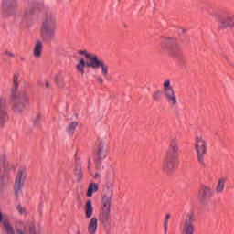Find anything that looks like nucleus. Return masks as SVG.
<instances>
[{"label": "nucleus", "instance_id": "obj_1", "mask_svg": "<svg viewBox=\"0 0 234 234\" xmlns=\"http://www.w3.org/2000/svg\"><path fill=\"white\" fill-rule=\"evenodd\" d=\"M78 54L80 56H85L86 59L89 60L85 62V58H80L76 66L78 72L81 73L82 76L85 74V67H88V69H101L102 76L104 78L109 76V65L100 59L98 55L91 54L87 50H79Z\"/></svg>", "mask_w": 234, "mask_h": 234}, {"label": "nucleus", "instance_id": "obj_2", "mask_svg": "<svg viewBox=\"0 0 234 234\" xmlns=\"http://www.w3.org/2000/svg\"><path fill=\"white\" fill-rule=\"evenodd\" d=\"M57 27L56 15L50 11H47L40 28V36L43 41H52L56 36Z\"/></svg>", "mask_w": 234, "mask_h": 234}, {"label": "nucleus", "instance_id": "obj_3", "mask_svg": "<svg viewBox=\"0 0 234 234\" xmlns=\"http://www.w3.org/2000/svg\"><path fill=\"white\" fill-rule=\"evenodd\" d=\"M160 52L161 54L178 56V52H180V46L178 45V40H176V38L164 37L161 39Z\"/></svg>", "mask_w": 234, "mask_h": 234}, {"label": "nucleus", "instance_id": "obj_4", "mask_svg": "<svg viewBox=\"0 0 234 234\" xmlns=\"http://www.w3.org/2000/svg\"><path fill=\"white\" fill-rule=\"evenodd\" d=\"M17 89H19V75L15 73L13 75V89L11 90V105L16 114H21L25 111V103H21L19 99H17Z\"/></svg>", "mask_w": 234, "mask_h": 234}, {"label": "nucleus", "instance_id": "obj_5", "mask_svg": "<svg viewBox=\"0 0 234 234\" xmlns=\"http://www.w3.org/2000/svg\"><path fill=\"white\" fill-rule=\"evenodd\" d=\"M195 150L197 154V162L202 167H206V154L207 153V141L204 135H197L195 139Z\"/></svg>", "mask_w": 234, "mask_h": 234}, {"label": "nucleus", "instance_id": "obj_6", "mask_svg": "<svg viewBox=\"0 0 234 234\" xmlns=\"http://www.w3.org/2000/svg\"><path fill=\"white\" fill-rule=\"evenodd\" d=\"M25 180H27V171H18L14 185V193L16 198H19L23 195V186H25Z\"/></svg>", "mask_w": 234, "mask_h": 234}, {"label": "nucleus", "instance_id": "obj_7", "mask_svg": "<svg viewBox=\"0 0 234 234\" xmlns=\"http://www.w3.org/2000/svg\"><path fill=\"white\" fill-rule=\"evenodd\" d=\"M179 164V159L166 155L163 160L162 170L169 175L178 168Z\"/></svg>", "mask_w": 234, "mask_h": 234}, {"label": "nucleus", "instance_id": "obj_8", "mask_svg": "<svg viewBox=\"0 0 234 234\" xmlns=\"http://www.w3.org/2000/svg\"><path fill=\"white\" fill-rule=\"evenodd\" d=\"M197 218L195 214L189 212L186 214L184 222H183V233L184 234H193L195 233V222Z\"/></svg>", "mask_w": 234, "mask_h": 234}, {"label": "nucleus", "instance_id": "obj_9", "mask_svg": "<svg viewBox=\"0 0 234 234\" xmlns=\"http://www.w3.org/2000/svg\"><path fill=\"white\" fill-rule=\"evenodd\" d=\"M8 169H10V165L6 161V157L2 156L0 159V186L8 184Z\"/></svg>", "mask_w": 234, "mask_h": 234}, {"label": "nucleus", "instance_id": "obj_10", "mask_svg": "<svg viewBox=\"0 0 234 234\" xmlns=\"http://www.w3.org/2000/svg\"><path fill=\"white\" fill-rule=\"evenodd\" d=\"M218 28L220 30L234 28V14L228 13L218 21Z\"/></svg>", "mask_w": 234, "mask_h": 234}, {"label": "nucleus", "instance_id": "obj_11", "mask_svg": "<svg viewBox=\"0 0 234 234\" xmlns=\"http://www.w3.org/2000/svg\"><path fill=\"white\" fill-rule=\"evenodd\" d=\"M96 160H105L109 154V146L104 142H99L94 151Z\"/></svg>", "mask_w": 234, "mask_h": 234}, {"label": "nucleus", "instance_id": "obj_12", "mask_svg": "<svg viewBox=\"0 0 234 234\" xmlns=\"http://www.w3.org/2000/svg\"><path fill=\"white\" fill-rule=\"evenodd\" d=\"M180 147L178 146V141L173 139L170 141L169 147L166 153V156L170 158H176L178 160V156L180 155Z\"/></svg>", "mask_w": 234, "mask_h": 234}, {"label": "nucleus", "instance_id": "obj_13", "mask_svg": "<svg viewBox=\"0 0 234 234\" xmlns=\"http://www.w3.org/2000/svg\"><path fill=\"white\" fill-rule=\"evenodd\" d=\"M9 120L8 111L6 110V99L0 98V127Z\"/></svg>", "mask_w": 234, "mask_h": 234}, {"label": "nucleus", "instance_id": "obj_14", "mask_svg": "<svg viewBox=\"0 0 234 234\" xmlns=\"http://www.w3.org/2000/svg\"><path fill=\"white\" fill-rule=\"evenodd\" d=\"M41 8H43L42 5L34 4L32 7L26 10L24 15V21H26V23H28V21H30L32 17H34V16L36 15V12H37V10H41Z\"/></svg>", "mask_w": 234, "mask_h": 234}, {"label": "nucleus", "instance_id": "obj_15", "mask_svg": "<svg viewBox=\"0 0 234 234\" xmlns=\"http://www.w3.org/2000/svg\"><path fill=\"white\" fill-rule=\"evenodd\" d=\"M113 192L109 190L107 195H104L101 198V210L111 211V206L112 202Z\"/></svg>", "mask_w": 234, "mask_h": 234}, {"label": "nucleus", "instance_id": "obj_16", "mask_svg": "<svg viewBox=\"0 0 234 234\" xmlns=\"http://www.w3.org/2000/svg\"><path fill=\"white\" fill-rule=\"evenodd\" d=\"M99 222L107 228L111 226V210H101L99 213Z\"/></svg>", "mask_w": 234, "mask_h": 234}, {"label": "nucleus", "instance_id": "obj_17", "mask_svg": "<svg viewBox=\"0 0 234 234\" xmlns=\"http://www.w3.org/2000/svg\"><path fill=\"white\" fill-rule=\"evenodd\" d=\"M164 94L167 103L171 107H176L178 105V99L176 98V94H175V90H167V91H164Z\"/></svg>", "mask_w": 234, "mask_h": 234}, {"label": "nucleus", "instance_id": "obj_18", "mask_svg": "<svg viewBox=\"0 0 234 234\" xmlns=\"http://www.w3.org/2000/svg\"><path fill=\"white\" fill-rule=\"evenodd\" d=\"M213 197V192L209 186H202L201 190L198 193V197L201 200H209Z\"/></svg>", "mask_w": 234, "mask_h": 234}, {"label": "nucleus", "instance_id": "obj_19", "mask_svg": "<svg viewBox=\"0 0 234 234\" xmlns=\"http://www.w3.org/2000/svg\"><path fill=\"white\" fill-rule=\"evenodd\" d=\"M98 231V218L93 217L88 224V233L96 234Z\"/></svg>", "mask_w": 234, "mask_h": 234}, {"label": "nucleus", "instance_id": "obj_20", "mask_svg": "<svg viewBox=\"0 0 234 234\" xmlns=\"http://www.w3.org/2000/svg\"><path fill=\"white\" fill-rule=\"evenodd\" d=\"M2 6L5 12L14 10L17 6V0H3Z\"/></svg>", "mask_w": 234, "mask_h": 234}, {"label": "nucleus", "instance_id": "obj_21", "mask_svg": "<svg viewBox=\"0 0 234 234\" xmlns=\"http://www.w3.org/2000/svg\"><path fill=\"white\" fill-rule=\"evenodd\" d=\"M92 215H94V207L92 206V201L89 199L85 206V217L86 218H92Z\"/></svg>", "mask_w": 234, "mask_h": 234}, {"label": "nucleus", "instance_id": "obj_22", "mask_svg": "<svg viewBox=\"0 0 234 234\" xmlns=\"http://www.w3.org/2000/svg\"><path fill=\"white\" fill-rule=\"evenodd\" d=\"M226 182H228V177H220L216 186V193H224L226 188Z\"/></svg>", "mask_w": 234, "mask_h": 234}, {"label": "nucleus", "instance_id": "obj_23", "mask_svg": "<svg viewBox=\"0 0 234 234\" xmlns=\"http://www.w3.org/2000/svg\"><path fill=\"white\" fill-rule=\"evenodd\" d=\"M41 52H43V43H41V40H38L37 41L34 48V58H41Z\"/></svg>", "mask_w": 234, "mask_h": 234}, {"label": "nucleus", "instance_id": "obj_24", "mask_svg": "<svg viewBox=\"0 0 234 234\" xmlns=\"http://www.w3.org/2000/svg\"><path fill=\"white\" fill-rule=\"evenodd\" d=\"M15 229L17 234H27V225L23 221H16Z\"/></svg>", "mask_w": 234, "mask_h": 234}, {"label": "nucleus", "instance_id": "obj_25", "mask_svg": "<svg viewBox=\"0 0 234 234\" xmlns=\"http://www.w3.org/2000/svg\"><path fill=\"white\" fill-rule=\"evenodd\" d=\"M100 189V186L96 183H90L88 187L87 197L90 198L92 197V193H96Z\"/></svg>", "mask_w": 234, "mask_h": 234}, {"label": "nucleus", "instance_id": "obj_26", "mask_svg": "<svg viewBox=\"0 0 234 234\" xmlns=\"http://www.w3.org/2000/svg\"><path fill=\"white\" fill-rule=\"evenodd\" d=\"M16 100H18L19 102L24 103L25 107L28 105L30 101V98H28V94L27 93H22L19 97L16 95Z\"/></svg>", "mask_w": 234, "mask_h": 234}, {"label": "nucleus", "instance_id": "obj_27", "mask_svg": "<svg viewBox=\"0 0 234 234\" xmlns=\"http://www.w3.org/2000/svg\"><path fill=\"white\" fill-rule=\"evenodd\" d=\"M4 229L5 230L6 234H16L14 232V227L10 224V221L4 220L3 221Z\"/></svg>", "mask_w": 234, "mask_h": 234}, {"label": "nucleus", "instance_id": "obj_28", "mask_svg": "<svg viewBox=\"0 0 234 234\" xmlns=\"http://www.w3.org/2000/svg\"><path fill=\"white\" fill-rule=\"evenodd\" d=\"M162 96H164V93L160 90L154 91L152 94L154 101H160V100H162Z\"/></svg>", "mask_w": 234, "mask_h": 234}, {"label": "nucleus", "instance_id": "obj_29", "mask_svg": "<svg viewBox=\"0 0 234 234\" xmlns=\"http://www.w3.org/2000/svg\"><path fill=\"white\" fill-rule=\"evenodd\" d=\"M76 127H78V122H71L67 128V132L69 133V134H74V132L76 131Z\"/></svg>", "mask_w": 234, "mask_h": 234}, {"label": "nucleus", "instance_id": "obj_30", "mask_svg": "<svg viewBox=\"0 0 234 234\" xmlns=\"http://www.w3.org/2000/svg\"><path fill=\"white\" fill-rule=\"evenodd\" d=\"M167 90H173V87H171V80H166L164 82L163 91L166 92Z\"/></svg>", "mask_w": 234, "mask_h": 234}, {"label": "nucleus", "instance_id": "obj_31", "mask_svg": "<svg viewBox=\"0 0 234 234\" xmlns=\"http://www.w3.org/2000/svg\"><path fill=\"white\" fill-rule=\"evenodd\" d=\"M169 218H171V215L167 214L165 218L164 228H165V234H167V228H169Z\"/></svg>", "mask_w": 234, "mask_h": 234}, {"label": "nucleus", "instance_id": "obj_32", "mask_svg": "<svg viewBox=\"0 0 234 234\" xmlns=\"http://www.w3.org/2000/svg\"><path fill=\"white\" fill-rule=\"evenodd\" d=\"M16 209L19 211L20 215H27V209L23 206L18 205Z\"/></svg>", "mask_w": 234, "mask_h": 234}, {"label": "nucleus", "instance_id": "obj_33", "mask_svg": "<svg viewBox=\"0 0 234 234\" xmlns=\"http://www.w3.org/2000/svg\"><path fill=\"white\" fill-rule=\"evenodd\" d=\"M29 233L30 234H41V232L36 231V227L35 226H30L29 227Z\"/></svg>", "mask_w": 234, "mask_h": 234}, {"label": "nucleus", "instance_id": "obj_34", "mask_svg": "<svg viewBox=\"0 0 234 234\" xmlns=\"http://www.w3.org/2000/svg\"><path fill=\"white\" fill-rule=\"evenodd\" d=\"M83 178V170H81V165H79V182Z\"/></svg>", "mask_w": 234, "mask_h": 234}, {"label": "nucleus", "instance_id": "obj_35", "mask_svg": "<svg viewBox=\"0 0 234 234\" xmlns=\"http://www.w3.org/2000/svg\"><path fill=\"white\" fill-rule=\"evenodd\" d=\"M213 19H218L220 17V14L217 13V12H214L213 14H211Z\"/></svg>", "mask_w": 234, "mask_h": 234}, {"label": "nucleus", "instance_id": "obj_36", "mask_svg": "<svg viewBox=\"0 0 234 234\" xmlns=\"http://www.w3.org/2000/svg\"><path fill=\"white\" fill-rule=\"evenodd\" d=\"M4 55L9 56V58H16V55H14V53H12L10 51L4 52Z\"/></svg>", "mask_w": 234, "mask_h": 234}, {"label": "nucleus", "instance_id": "obj_37", "mask_svg": "<svg viewBox=\"0 0 234 234\" xmlns=\"http://www.w3.org/2000/svg\"><path fill=\"white\" fill-rule=\"evenodd\" d=\"M97 81H98L99 83H103V78L99 77V78L97 79Z\"/></svg>", "mask_w": 234, "mask_h": 234}, {"label": "nucleus", "instance_id": "obj_38", "mask_svg": "<svg viewBox=\"0 0 234 234\" xmlns=\"http://www.w3.org/2000/svg\"><path fill=\"white\" fill-rule=\"evenodd\" d=\"M95 178H100V173L95 174Z\"/></svg>", "mask_w": 234, "mask_h": 234}, {"label": "nucleus", "instance_id": "obj_39", "mask_svg": "<svg viewBox=\"0 0 234 234\" xmlns=\"http://www.w3.org/2000/svg\"><path fill=\"white\" fill-rule=\"evenodd\" d=\"M46 87H47V89H48V87H50V84L48 83V81L46 82Z\"/></svg>", "mask_w": 234, "mask_h": 234}, {"label": "nucleus", "instance_id": "obj_40", "mask_svg": "<svg viewBox=\"0 0 234 234\" xmlns=\"http://www.w3.org/2000/svg\"><path fill=\"white\" fill-rule=\"evenodd\" d=\"M89 165H90V160H89Z\"/></svg>", "mask_w": 234, "mask_h": 234}]
</instances>
